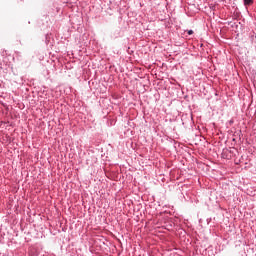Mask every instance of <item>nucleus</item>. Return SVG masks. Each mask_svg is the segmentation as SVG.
I'll return each instance as SVG.
<instances>
[{
	"label": "nucleus",
	"mask_w": 256,
	"mask_h": 256,
	"mask_svg": "<svg viewBox=\"0 0 256 256\" xmlns=\"http://www.w3.org/2000/svg\"><path fill=\"white\" fill-rule=\"evenodd\" d=\"M245 7H249L250 5H253V0H243Z\"/></svg>",
	"instance_id": "f257e3e1"
},
{
	"label": "nucleus",
	"mask_w": 256,
	"mask_h": 256,
	"mask_svg": "<svg viewBox=\"0 0 256 256\" xmlns=\"http://www.w3.org/2000/svg\"><path fill=\"white\" fill-rule=\"evenodd\" d=\"M188 35H193V30H188Z\"/></svg>",
	"instance_id": "f03ea898"
}]
</instances>
